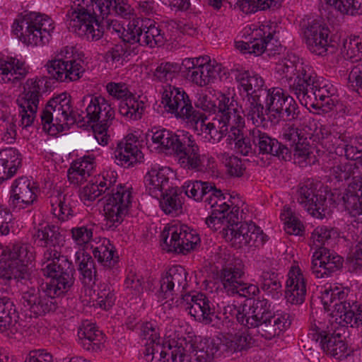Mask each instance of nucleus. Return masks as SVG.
<instances>
[{"label": "nucleus", "instance_id": "nucleus-41", "mask_svg": "<svg viewBox=\"0 0 362 362\" xmlns=\"http://www.w3.org/2000/svg\"><path fill=\"white\" fill-rule=\"evenodd\" d=\"M93 168V162L84 158L82 161L71 165L68 170V179L71 183L81 184L90 175Z\"/></svg>", "mask_w": 362, "mask_h": 362}, {"label": "nucleus", "instance_id": "nucleus-7", "mask_svg": "<svg viewBox=\"0 0 362 362\" xmlns=\"http://www.w3.org/2000/svg\"><path fill=\"white\" fill-rule=\"evenodd\" d=\"M54 29L53 21L45 14L31 13L18 23L15 32L20 33V40L27 45H38L49 41Z\"/></svg>", "mask_w": 362, "mask_h": 362}, {"label": "nucleus", "instance_id": "nucleus-1", "mask_svg": "<svg viewBox=\"0 0 362 362\" xmlns=\"http://www.w3.org/2000/svg\"><path fill=\"white\" fill-rule=\"evenodd\" d=\"M275 70L303 105L315 110L322 108L325 112L332 110L334 101L329 90L326 86H321L316 74L308 65L284 59L276 64Z\"/></svg>", "mask_w": 362, "mask_h": 362}, {"label": "nucleus", "instance_id": "nucleus-13", "mask_svg": "<svg viewBox=\"0 0 362 362\" xmlns=\"http://www.w3.org/2000/svg\"><path fill=\"white\" fill-rule=\"evenodd\" d=\"M44 83V79L36 78L28 79L24 85L22 97L18 100L21 108L20 111L21 119L19 125L22 128H27L33 123L41 97V88Z\"/></svg>", "mask_w": 362, "mask_h": 362}, {"label": "nucleus", "instance_id": "nucleus-56", "mask_svg": "<svg viewBox=\"0 0 362 362\" xmlns=\"http://www.w3.org/2000/svg\"><path fill=\"white\" fill-rule=\"evenodd\" d=\"M337 237L338 233L333 228L322 226L314 230L312 233L311 239L317 250L320 247H322V245L328 243L330 240L336 239Z\"/></svg>", "mask_w": 362, "mask_h": 362}, {"label": "nucleus", "instance_id": "nucleus-27", "mask_svg": "<svg viewBox=\"0 0 362 362\" xmlns=\"http://www.w3.org/2000/svg\"><path fill=\"white\" fill-rule=\"evenodd\" d=\"M37 188L33 187L26 177L16 179L11 185L10 201L13 206L18 204L30 205L37 199Z\"/></svg>", "mask_w": 362, "mask_h": 362}, {"label": "nucleus", "instance_id": "nucleus-55", "mask_svg": "<svg viewBox=\"0 0 362 362\" xmlns=\"http://www.w3.org/2000/svg\"><path fill=\"white\" fill-rule=\"evenodd\" d=\"M313 257H321V260L327 267L328 264L332 265L330 271L332 273L341 269L343 265V258L326 247H320L313 253Z\"/></svg>", "mask_w": 362, "mask_h": 362}, {"label": "nucleus", "instance_id": "nucleus-62", "mask_svg": "<svg viewBox=\"0 0 362 362\" xmlns=\"http://www.w3.org/2000/svg\"><path fill=\"white\" fill-rule=\"evenodd\" d=\"M341 53L349 59L357 58L362 54V43L359 37H350L344 42Z\"/></svg>", "mask_w": 362, "mask_h": 362}, {"label": "nucleus", "instance_id": "nucleus-26", "mask_svg": "<svg viewBox=\"0 0 362 362\" xmlns=\"http://www.w3.org/2000/svg\"><path fill=\"white\" fill-rule=\"evenodd\" d=\"M286 287L285 297L288 303L298 305L304 301L306 293L305 280L298 267L293 268L288 272Z\"/></svg>", "mask_w": 362, "mask_h": 362}, {"label": "nucleus", "instance_id": "nucleus-34", "mask_svg": "<svg viewBox=\"0 0 362 362\" xmlns=\"http://www.w3.org/2000/svg\"><path fill=\"white\" fill-rule=\"evenodd\" d=\"M115 157L118 161V165L129 167L134 163L141 162L144 159V154L139 149L138 146L125 143L124 144H117L115 151Z\"/></svg>", "mask_w": 362, "mask_h": 362}, {"label": "nucleus", "instance_id": "nucleus-48", "mask_svg": "<svg viewBox=\"0 0 362 362\" xmlns=\"http://www.w3.org/2000/svg\"><path fill=\"white\" fill-rule=\"evenodd\" d=\"M252 344V339L249 334L237 333L226 338L223 345L226 351L235 353L249 349Z\"/></svg>", "mask_w": 362, "mask_h": 362}, {"label": "nucleus", "instance_id": "nucleus-15", "mask_svg": "<svg viewBox=\"0 0 362 362\" xmlns=\"http://www.w3.org/2000/svg\"><path fill=\"white\" fill-rule=\"evenodd\" d=\"M183 300L186 302L185 309L196 320L204 325H214L219 320L214 305L204 294H185Z\"/></svg>", "mask_w": 362, "mask_h": 362}, {"label": "nucleus", "instance_id": "nucleus-2", "mask_svg": "<svg viewBox=\"0 0 362 362\" xmlns=\"http://www.w3.org/2000/svg\"><path fill=\"white\" fill-rule=\"evenodd\" d=\"M103 180L99 183H89L81 192V199L84 201H94L96 198L107 193L104 206L105 216L107 228L114 230L124 220L132 203L130 191L120 186L116 189L114 184L116 179L107 180L103 176Z\"/></svg>", "mask_w": 362, "mask_h": 362}, {"label": "nucleus", "instance_id": "nucleus-11", "mask_svg": "<svg viewBox=\"0 0 362 362\" xmlns=\"http://www.w3.org/2000/svg\"><path fill=\"white\" fill-rule=\"evenodd\" d=\"M158 26L151 19L134 18L127 25V31L124 32L123 41L129 44L138 43L141 46L163 45L165 39Z\"/></svg>", "mask_w": 362, "mask_h": 362}, {"label": "nucleus", "instance_id": "nucleus-59", "mask_svg": "<svg viewBox=\"0 0 362 362\" xmlns=\"http://www.w3.org/2000/svg\"><path fill=\"white\" fill-rule=\"evenodd\" d=\"M331 174L338 181L349 179L353 172L352 165L348 162H342L339 157L333 158V165L330 167Z\"/></svg>", "mask_w": 362, "mask_h": 362}, {"label": "nucleus", "instance_id": "nucleus-17", "mask_svg": "<svg viewBox=\"0 0 362 362\" xmlns=\"http://www.w3.org/2000/svg\"><path fill=\"white\" fill-rule=\"evenodd\" d=\"M80 59H55L49 61L46 68L49 76L59 81H75L79 79L85 69Z\"/></svg>", "mask_w": 362, "mask_h": 362}, {"label": "nucleus", "instance_id": "nucleus-35", "mask_svg": "<svg viewBox=\"0 0 362 362\" xmlns=\"http://www.w3.org/2000/svg\"><path fill=\"white\" fill-rule=\"evenodd\" d=\"M182 139L180 134H176L165 129H158L153 132L151 136L152 142L156 145V148L160 151L171 150L173 152L177 144H182Z\"/></svg>", "mask_w": 362, "mask_h": 362}, {"label": "nucleus", "instance_id": "nucleus-40", "mask_svg": "<svg viewBox=\"0 0 362 362\" xmlns=\"http://www.w3.org/2000/svg\"><path fill=\"white\" fill-rule=\"evenodd\" d=\"M28 73L25 63H21V67L15 69L8 62L0 59V82L16 83L25 78Z\"/></svg>", "mask_w": 362, "mask_h": 362}, {"label": "nucleus", "instance_id": "nucleus-33", "mask_svg": "<svg viewBox=\"0 0 362 362\" xmlns=\"http://www.w3.org/2000/svg\"><path fill=\"white\" fill-rule=\"evenodd\" d=\"M245 272L241 265L228 264L220 272V279L223 287L228 295H234L241 286Z\"/></svg>", "mask_w": 362, "mask_h": 362}, {"label": "nucleus", "instance_id": "nucleus-47", "mask_svg": "<svg viewBox=\"0 0 362 362\" xmlns=\"http://www.w3.org/2000/svg\"><path fill=\"white\" fill-rule=\"evenodd\" d=\"M95 258L105 267H111L117 262L118 257H115V247L109 240L104 239L98 247L93 251Z\"/></svg>", "mask_w": 362, "mask_h": 362}, {"label": "nucleus", "instance_id": "nucleus-22", "mask_svg": "<svg viewBox=\"0 0 362 362\" xmlns=\"http://www.w3.org/2000/svg\"><path fill=\"white\" fill-rule=\"evenodd\" d=\"M283 137L289 143L295 158L305 162L310 159L312 155L311 147L302 129L288 124L284 130Z\"/></svg>", "mask_w": 362, "mask_h": 362}, {"label": "nucleus", "instance_id": "nucleus-30", "mask_svg": "<svg viewBox=\"0 0 362 362\" xmlns=\"http://www.w3.org/2000/svg\"><path fill=\"white\" fill-rule=\"evenodd\" d=\"M236 80L240 86L247 93L248 99L260 98L264 97L263 92L268 90L264 88V81L263 78L257 74L250 73L248 71L240 72L236 76Z\"/></svg>", "mask_w": 362, "mask_h": 362}, {"label": "nucleus", "instance_id": "nucleus-43", "mask_svg": "<svg viewBox=\"0 0 362 362\" xmlns=\"http://www.w3.org/2000/svg\"><path fill=\"white\" fill-rule=\"evenodd\" d=\"M53 214L62 221L67 220L73 216V210L68 202L66 194H62L59 191L51 196L50 200Z\"/></svg>", "mask_w": 362, "mask_h": 362}, {"label": "nucleus", "instance_id": "nucleus-61", "mask_svg": "<svg viewBox=\"0 0 362 362\" xmlns=\"http://www.w3.org/2000/svg\"><path fill=\"white\" fill-rule=\"evenodd\" d=\"M252 310V305L250 306L243 305L240 307H236L235 305H228L223 308V314L226 315V318L235 315L237 321L246 328L248 313L249 311L251 312Z\"/></svg>", "mask_w": 362, "mask_h": 362}, {"label": "nucleus", "instance_id": "nucleus-21", "mask_svg": "<svg viewBox=\"0 0 362 362\" xmlns=\"http://www.w3.org/2000/svg\"><path fill=\"white\" fill-rule=\"evenodd\" d=\"M329 33L328 28L316 21L306 26L303 31L304 39L311 52L317 55H323L327 52Z\"/></svg>", "mask_w": 362, "mask_h": 362}, {"label": "nucleus", "instance_id": "nucleus-19", "mask_svg": "<svg viewBox=\"0 0 362 362\" xmlns=\"http://www.w3.org/2000/svg\"><path fill=\"white\" fill-rule=\"evenodd\" d=\"M182 144L176 145L173 153L178 157V163L183 168L199 170L202 166L199 146L188 133H180Z\"/></svg>", "mask_w": 362, "mask_h": 362}, {"label": "nucleus", "instance_id": "nucleus-3", "mask_svg": "<svg viewBox=\"0 0 362 362\" xmlns=\"http://www.w3.org/2000/svg\"><path fill=\"white\" fill-rule=\"evenodd\" d=\"M291 321L288 313H272L267 299H257L252 303V310L249 311L246 328L254 329L257 334L269 340L288 329Z\"/></svg>", "mask_w": 362, "mask_h": 362}, {"label": "nucleus", "instance_id": "nucleus-52", "mask_svg": "<svg viewBox=\"0 0 362 362\" xmlns=\"http://www.w3.org/2000/svg\"><path fill=\"white\" fill-rule=\"evenodd\" d=\"M214 70L209 64L197 66L190 73H187V78L199 86L207 85L213 77Z\"/></svg>", "mask_w": 362, "mask_h": 362}, {"label": "nucleus", "instance_id": "nucleus-12", "mask_svg": "<svg viewBox=\"0 0 362 362\" xmlns=\"http://www.w3.org/2000/svg\"><path fill=\"white\" fill-rule=\"evenodd\" d=\"M182 187L185 194L197 202L202 201L205 197L204 202L212 209L211 212L221 215L229 209V205L225 201V196L213 183L198 180L189 181L185 182Z\"/></svg>", "mask_w": 362, "mask_h": 362}, {"label": "nucleus", "instance_id": "nucleus-20", "mask_svg": "<svg viewBox=\"0 0 362 362\" xmlns=\"http://www.w3.org/2000/svg\"><path fill=\"white\" fill-rule=\"evenodd\" d=\"M321 299L325 310H330L331 308H334L333 317L338 322L344 317L354 301L347 292L339 291L337 288L334 290H325L322 293Z\"/></svg>", "mask_w": 362, "mask_h": 362}, {"label": "nucleus", "instance_id": "nucleus-44", "mask_svg": "<svg viewBox=\"0 0 362 362\" xmlns=\"http://www.w3.org/2000/svg\"><path fill=\"white\" fill-rule=\"evenodd\" d=\"M251 134L253 143L258 147L259 153L270 155L276 153V148H279L276 139L271 138L267 134L257 129H252Z\"/></svg>", "mask_w": 362, "mask_h": 362}, {"label": "nucleus", "instance_id": "nucleus-28", "mask_svg": "<svg viewBox=\"0 0 362 362\" xmlns=\"http://www.w3.org/2000/svg\"><path fill=\"white\" fill-rule=\"evenodd\" d=\"M78 336L80 344L87 351H98L103 347L104 335L93 323L83 322L78 329Z\"/></svg>", "mask_w": 362, "mask_h": 362}, {"label": "nucleus", "instance_id": "nucleus-16", "mask_svg": "<svg viewBox=\"0 0 362 362\" xmlns=\"http://www.w3.org/2000/svg\"><path fill=\"white\" fill-rule=\"evenodd\" d=\"M161 103L168 112L174 114L176 117L182 118L192 109L188 95L181 88L172 84L162 86Z\"/></svg>", "mask_w": 362, "mask_h": 362}, {"label": "nucleus", "instance_id": "nucleus-4", "mask_svg": "<svg viewBox=\"0 0 362 362\" xmlns=\"http://www.w3.org/2000/svg\"><path fill=\"white\" fill-rule=\"evenodd\" d=\"M41 122L45 132L56 135L64 130V126L76 121L71 104V96L63 93L50 99L42 110Z\"/></svg>", "mask_w": 362, "mask_h": 362}, {"label": "nucleus", "instance_id": "nucleus-53", "mask_svg": "<svg viewBox=\"0 0 362 362\" xmlns=\"http://www.w3.org/2000/svg\"><path fill=\"white\" fill-rule=\"evenodd\" d=\"M250 103L249 107L247 109V117L251 120L252 123L259 127L264 125L265 122V112L267 111V108L264 109L263 105L261 103L260 98L256 100V98L248 99Z\"/></svg>", "mask_w": 362, "mask_h": 362}, {"label": "nucleus", "instance_id": "nucleus-5", "mask_svg": "<svg viewBox=\"0 0 362 362\" xmlns=\"http://www.w3.org/2000/svg\"><path fill=\"white\" fill-rule=\"evenodd\" d=\"M81 102L86 105L87 122L95 124L93 127L95 139L102 146L107 145L110 137L106 132L115 118V110L101 96L88 95Z\"/></svg>", "mask_w": 362, "mask_h": 362}, {"label": "nucleus", "instance_id": "nucleus-24", "mask_svg": "<svg viewBox=\"0 0 362 362\" xmlns=\"http://www.w3.org/2000/svg\"><path fill=\"white\" fill-rule=\"evenodd\" d=\"M312 336L316 341H320L322 349L327 355L336 359H341L346 357L347 346L344 341L341 339L339 334H330L317 328Z\"/></svg>", "mask_w": 362, "mask_h": 362}, {"label": "nucleus", "instance_id": "nucleus-31", "mask_svg": "<svg viewBox=\"0 0 362 362\" xmlns=\"http://www.w3.org/2000/svg\"><path fill=\"white\" fill-rule=\"evenodd\" d=\"M21 165L18 150L13 148L0 150V184L13 177Z\"/></svg>", "mask_w": 362, "mask_h": 362}, {"label": "nucleus", "instance_id": "nucleus-29", "mask_svg": "<svg viewBox=\"0 0 362 362\" xmlns=\"http://www.w3.org/2000/svg\"><path fill=\"white\" fill-rule=\"evenodd\" d=\"M188 230L187 226L177 224L164 228L161 233V238L168 251L183 252L184 243Z\"/></svg>", "mask_w": 362, "mask_h": 362}, {"label": "nucleus", "instance_id": "nucleus-39", "mask_svg": "<svg viewBox=\"0 0 362 362\" xmlns=\"http://www.w3.org/2000/svg\"><path fill=\"white\" fill-rule=\"evenodd\" d=\"M61 238L58 227L54 225L42 227L33 235L35 242L45 247H55L59 245Z\"/></svg>", "mask_w": 362, "mask_h": 362}, {"label": "nucleus", "instance_id": "nucleus-51", "mask_svg": "<svg viewBox=\"0 0 362 362\" xmlns=\"http://www.w3.org/2000/svg\"><path fill=\"white\" fill-rule=\"evenodd\" d=\"M342 199L346 210L353 216H358L357 220L361 223V221L358 218L362 217V198L358 191L348 189L346 193L344 194Z\"/></svg>", "mask_w": 362, "mask_h": 362}, {"label": "nucleus", "instance_id": "nucleus-57", "mask_svg": "<svg viewBox=\"0 0 362 362\" xmlns=\"http://www.w3.org/2000/svg\"><path fill=\"white\" fill-rule=\"evenodd\" d=\"M338 323L341 326L359 327L362 325V304L356 300L351 303V308L349 310L344 317Z\"/></svg>", "mask_w": 362, "mask_h": 362}, {"label": "nucleus", "instance_id": "nucleus-45", "mask_svg": "<svg viewBox=\"0 0 362 362\" xmlns=\"http://www.w3.org/2000/svg\"><path fill=\"white\" fill-rule=\"evenodd\" d=\"M264 97L266 98L265 107L267 110L271 112H275L281 109L282 105H284L286 97L289 95L281 88L275 87L264 90Z\"/></svg>", "mask_w": 362, "mask_h": 362}, {"label": "nucleus", "instance_id": "nucleus-8", "mask_svg": "<svg viewBox=\"0 0 362 362\" xmlns=\"http://www.w3.org/2000/svg\"><path fill=\"white\" fill-rule=\"evenodd\" d=\"M57 288V283L51 281L46 284L43 293L38 288L32 287L22 293L21 303L24 308L29 310L35 315H42L53 312L57 308L56 297L66 293L71 288Z\"/></svg>", "mask_w": 362, "mask_h": 362}, {"label": "nucleus", "instance_id": "nucleus-60", "mask_svg": "<svg viewBox=\"0 0 362 362\" xmlns=\"http://www.w3.org/2000/svg\"><path fill=\"white\" fill-rule=\"evenodd\" d=\"M9 260L18 261L19 263L28 264L33 259V253L29 250V246L17 243L12 246L9 251Z\"/></svg>", "mask_w": 362, "mask_h": 362}, {"label": "nucleus", "instance_id": "nucleus-42", "mask_svg": "<svg viewBox=\"0 0 362 362\" xmlns=\"http://www.w3.org/2000/svg\"><path fill=\"white\" fill-rule=\"evenodd\" d=\"M77 261L78 262V270L82 276L83 282L85 284L95 283L96 269L92 257L85 252H82L81 255L77 253Z\"/></svg>", "mask_w": 362, "mask_h": 362}, {"label": "nucleus", "instance_id": "nucleus-6", "mask_svg": "<svg viewBox=\"0 0 362 362\" xmlns=\"http://www.w3.org/2000/svg\"><path fill=\"white\" fill-rule=\"evenodd\" d=\"M76 11H68L67 27L69 31L85 37L88 41H97L103 35V30L98 23V13L94 0H85Z\"/></svg>", "mask_w": 362, "mask_h": 362}, {"label": "nucleus", "instance_id": "nucleus-38", "mask_svg": "<svg viewBox=\"0 0 362 362\" xmlns=\"http://www.w3.org/2000/svg\"><path fill=\"white\" fill-rule=\"evenodd\" d=\"M18 320V315L13 303L8 298H0V332L13 328Z\"/></svg>", "mask_w": 362, "mask_h": 362}, {"label": "nucleus", "instance_id": "nucleus-37", "mask_svg": "<svg viewBox=\"0 0 362 362\" xmlns=\"http://www.w3.org/2000/svg\"><path fill=\"white\" fill-rule=\"evenodd\" d=\"M30 276L28 265L19 263L18 261L8 260L5 263V267L0 271V278L6 281L13 279L16 281L28 280Z\"/></svg>", "mask_w": 362, "mask_h": 362}, {"label": "nucleus", "instance_id": "nucleus-32", "mask_svg": "<svg viewBox=\"0 0 362 362\" xmlns=\"http://www.w3.org/2000/svg\"><path fill=\"white\" fill-rule=\"evenodd\" d=\"M173 172L169 168H151L144 177L146 185L151 193L163 192L170 188Z\"/></svg>", "mask_w": 362, "mask_h": 362}, {"label": "nucleus", "instance_id": "nucleus-63", "mask_svg": "<svg viewBox=\"0 0 362 362\" xmlns=\"http://www.w3.org/2000/svg\"><path fill=\"white\" fill-rule=\"evenodd\" d=\"M141 337L143 340L146 341V349L153 346L154 344H163L156 329V326L151 322H146L142 325Z\"/></svg>", "mask_w": 362, "mask_h": 362}, {"label": "nucleus", "instance_id": "nucleus-58", "mask_svg": "<svg viewBox=\"0 0 362 362\" xmlns=\"http://www.w3.org/2000/svg\"><path fill=\"white\" fill-rule=\"evenodd\" d=\"M260 287L267 293L278 291L281 288L279 275L273 271H264L260 276Z\"/></svg>", "mask_w": 362, "mask_h": 362}, {"label": "nucleus", "instance_id": "nucleus-46", "mask_svg": "<svg viewBox=\"0 0 362 362\" xmlns=\"http://www.w3.org/2000/svg\"><path fill=\"white\" fill-rule=\"evenodd\" d=\"M143 111L141 103L135 99L132 94L122 100L119 104V112L122 116L132 119L141 118Z\"/></svg>", "mask_w": 362, "mask_h": 362}, {"label": "nucleus", "instance_id": "nucleus-36", "mask_svg": "<svg viewBox=\"0 0 362 362\" xmlns=\"http://www.w3.org/2000/svg\"><path fill=\"white\" fill-rule=\"evenodd\" d=\"M161 195L160 206L165 214L177 216L182 213V202L177 188L171 187L162 192Z\"/></svg>", "mask_w": 362, "mask_h": 362}, {"label": "nucleus", "instance_id": "nucleus-14", "mask_svg": "<svg viewBox=\"0 0 362 362\" xmlns=\"http://www.w3.org/2000/svg\"><path fill=\"white\" fill-rule=\"evenodd\" d=\"M233 216L238 220V218L233 211L228 214V222L233 221L227 230L226 236L230 238L232 245L240 248L246 245L258 246L259 243L263 244V237L259 233V228L254 223L246 222H235Z\"/></svg>", "mask_w": 362, "mask_h": 362}, {"label": "nucleus", "instance_id": "nucleus-49", "mask_svg": "<svg viewBox=\"0 0 362 362\" xmlns=\"http://www.w3.org/2000/svg\"><path fill=\"white\" fill-rule=\"evenodd\" d=\"M343 15L356 16L362 14V0H326Z\"/></svg>", "mask_w": 362, "mask_h": 362}, {"label": "nucleus", "instance_id": "nucleus-50", "mask_svg": "<svg viewBox=\"0 0 362 362\" xmlns=\"http://www.w3.org/2000/svg\"><path fill=\"white\" fill-rule=\"evenodd\" d=\"M182 119L187 120L194 126L198 134H206L208 129L211 127V122H207L208 117L206 115L192 107V109L187 112Z\"/></svg>", "mask_w": 362, "mask_h": 362}, {"label": "nucleus", "instance_id": "nucleus-10", "mask_svg": "<svg viewBox=\"0 0 362 362\" xmlns=\"http://www.w3.org/2000/svg\"><path fill=\"white\" fill-rule=\"evenodd\" d=\"M214 112L218 117V122L226 124L228 129L230 127L228 136L229 144H235L238 139H242L245 136L243 132L245 121L241 115V107L234 98L221 94L218 98V105H214Z\"/></svg>", "mask_w": 362, "mask_h": 362}, {"label": "nucleus", "instance_id": "nucleus-54", "mask_svg": "<svg viewBox=\"0 0 362 362\" xmlns=\"http://www.w3.org/2000/svg\"><path fill=\"white\" fill-rule=\"evenodd\" d=\"M178 66L177 64L163 62L157 66L153 76L160 82L171 84L173 80L177 76Z\"/></svg>", "mask_w": 362, "mask_h": 362}, {"label": "nucleus", "instance_id": "nucleus-64", "mask_svg": "<svg viewBox=\"0 0 362 362\" xmlns=\"http://www.w3.org/2000/svg\"><path fill=\"white\" fill-rule=\"evenodd\" d=\"M355 61L358 63L351 68L348 81L354 90L358 93H362V60L356 59Z\"/></svg>", "mask_w": 362, "mask_h": 362}, {"label": "nucleus", "instance_id": "nucleus-23", "mask_svg": "<svg viewBox=\"0 0 362 362\" xmlns=\"http://www.w3.org/2000/svg\"><path fill=\"white\" fill-rule=\"evenodd\" d=\"M146 360L148 362H191L189 356L183 353L180 347L172 350L170 344H154L145 351Z\"/></svg>", "mask_w": 362, "mask_h": 362}, {"label": "nucleus", "instance_id": "nucleus-25", "mask_svg": "<svg viewBox=\"0 0 362 362\" xmlns=\"http://www.w3.org/2000/svg\"><path fill=\"white\" fill-rule=\"evenodd\" d=\"M315 199L318 204V208L323 209L324 203L326 202L327 193L322 189L320 182L308 180L300 184L298 189V202L303 209H309L310 200Z\"/></svg>", "mask_w": 362, "mask_h": 362}, {"label": "nucleus", "instance_id": "nucleus-18", "mask_svg": "<svg viewBox=\"0 0 362 362\" xmlns=\"http://www.w3.org/2000/svg\"><path fill=\"white\" fill-rule=\"evenodd\" d=\"M187 272L180 265L170 267L162 276L160 284V293L163 298L180 296L183 298V291L187 287Z\"/></svg>", "mask_w": 362, "mask_h": 362}, {"label": "nucleus", "instance_id": "nucleus-9", "mask_svg": "<svg viewBox=\"0 0 362 362\" xmlns=\"http://www.w3.org/2000/svg\"><path fill=\"white\" fill-rule=\"evenodd\" d=\"M47 264L42 269L44 276L50 277L57 283V288H71L74 283L75 269L66 256L62 255L55 247L47 249L43 255Z\"/></svg>", "mask_w": 362, "mask_h": 362}]
</instances>
